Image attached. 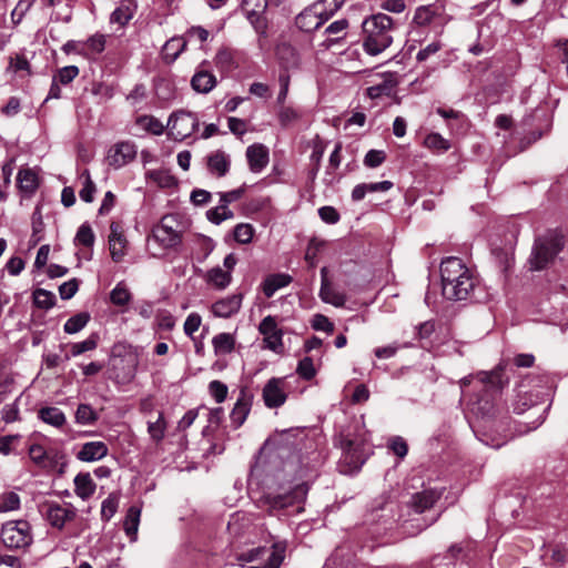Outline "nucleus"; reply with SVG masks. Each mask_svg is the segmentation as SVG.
<instances>
[{
    "label": "nucleus",
    "mask_w": 568,
    "mask_h": 568,
    "mask_svg": "<svg viewBox=\"0 0 568 568\" xmlns=\"http://www.w3.org/2000/svg\"><path fill=\"white\" fill-rule=\"evenodd\" d=\"M253 396L246 390L242 389L237 397V400L231 410L230 419L234 428H239L244 424L246 417L251 410Z\"/></svg>",
    "instance_id": "5701e85b"
},
{
    "label": "nucleus",
    "mask_w": 568,
    "mask_h": 568,
    "mask_svg": "<svg viewBox=\"0 0 568 568\" xmlns=\"http://www.w3.org/2000/svg\"><path fill=\"white\" fill-rule=\"evenodd\" d=\"M38 418L55 428H61L67 423L64 413L53 406L41 407L38 410Z\"/></svg>",
    "instance_id": "2f4dec72"
},
{
    "label": "nucleus",
    "mask_w": 568,
    "mask_h": 568,
    "mask_svg": "<svg viewBox=\"0 0 568 568\" xmlns=\"http://www.w3.org/2000/svg\"><path fill=\"white\" fill-rule=\"evenodd\" d=\"M442 491L437 489H424L412 497L410 506L415 513L422 514L432 508L434 504L440 498Z\"/></svg>",
    "instance_id": "a878e982"
},
{
    "label": "nucleus",
    "mask_w": 568,
    "mask_h": 568,
    "mask_svg": "<svg viewBox=\"0 0 568 568\" xmlns=\"http://www.w3.org/2000/svg\"><path fill=\"white\" fill-rule=\"evenodd\" d=\"M95 241V235L93 233L92 227L89 223H83L79 229L74 237V242L77 245H82L85 247L93 246Z\"/></svg>",
    "instance_id": "5fc2aeb1"
},
{
    "label": "nucleus",
    "mask_w": 568,
    "mask_h": 568,
    "mask_svg": "<svg viewBox=\"0 0 568 568\" xmlns=\"http://www.w3.org/2000/svg\"><path fill=\"white\" fill-rule=\"evenodd\" d=\"M397 75L396 73L386 72L379 74L377 80L372 82V84L366 89V94L371 99H378L382 97H390L395 88L397 87Z\"/></svg>",
    "instance_id": "a211bd4d"
},
{
    "label": "nucleus",
    "mask_w": 568,
    "mask_h": 568,
    "mask_svg": "<svg viewBox=\"0 0 568 568\" xmlns=\"http://www.w3.org/2000/svg\"><path fill=\"white\" fill-rule=\"evenodd\" d=\"M426 148L436 152H446L450 149V142L439 133H429L424 141Z\"/></svg>",
    "instance_id": "09e8293b"
},
{
    "label": "nucleus",
    "mask_w": 568,
    "mask_h": 568,
    "mask_svg": "<svg viewBox=\"0 0 568 568\" xmlns=\"http://www.w3.org/2000/svg\"><path fill=\"white\" fill-rule=\"evenodd\" d=\"M342 452L339 470L343 474H353L358 471L366 462L371 447L364 440L344 437L342 439Z\"/></svg>",
    "instance_id": "6e6552de"
},
{
    "label": "nucleus",
    "mask_w": 568,
    "mask_h": 568,
    "mask_svg": "<svg viewBox=\"0 0 568 568\" xmlns=\"http://www.w3.org/2000/svg\"><path fill=\"white\" fill-rule=\"evenodd\" d=\"M207 170L216 178L225 176L230 170V155L222 150L210 153L206 158Z\"/></svg>",
    "instance_id": "393cba45"
},
{
    "label": "nucleus",
    "mask_w": 568,
    "mask_h": 568,
    "mask_svg": "<svg viewBox=\"0 0 568 568\" xmlns=\"http://www.w3.org/2000/svg\"><path fill=\"white\" fill-rule=\"evenodd\" d=\"M136 125L155 135H161L164 132V125L153 115H140L136 119Z\"/></svg>",
    "instance_id": "a18cd8bd"
},
{
    "label": "nucleus",
    "mask_w": 568,
    "mask_h": 568,
    "mask_svg": "<svg viewBox=\"0 0 568 568\" xmlns=\"http://www.w3.org/2000/svg\"><path fill=\"white\" fill-rule=\"evenodd\" d=\"M348 26L349 23L347 19L335 20L334 22L328 24L323 32V36L325 38L320 43V45L324 47L325 49H329L334 44L339 43L342 40L345 39Z\"/></svg>",
    "instance_id": "4be33fe9"
},
{
    "label": "nucleus",
    "mask_w": 568,
    "mask_h": 568,
    "mask_svg": "<svg viewBox=\"0 0 568 568\" xmlns=\"http://www.w3.org/2000/svg\"><path fill=\"white\" fill-rule=\"evenodd\" d=\"M145 176L162 189L172 187L176 183L174 176L164 169L148 171Z\"/></svg>",
    "instance_id": "a19ab883"
},
{
    "label": "nucleus",
    "mask_w": 568,
    "mask_h": 568,
    "mask_svg": "<svg viewBox=\"0 0 568 568\" xmlns=\"http://www.w3.org/2000/svg\"><path fill=\"white\" fill-rule=\"evenodd\" d=\"M99 339V335L97 333H92L84 341L70 344V353L64 356V361L80 356L85 352L94 351L98 347Z\"/></svg>",
    "instance_id": "c9c22d12"
},
{
    "label": "nucleus",
    "mask_w": 568,
    "mask_h": 568,
    "mask_svg": "<svg viewBox=\"0 0 568 568\" xmlns=\"http://www.w3.org/2000/svg\"><path fill=\"white\" fill-rule=\"evenodd\" d=\"M128 241L119 223L112 222L110 225L109 250L112 260L119 263L126 254Z\"/></svg>",
    "instance_id": "aec40b11"
},
{
    "label": "nucleus",
    "mask_w": 568,
    "mask_h": 568,
    "mask_svg": "<svg viewBox=\"0 0 568 568\" xmlns=\"http://www.w3.org/2000/svg\"><path fill=\"white\" fill-rule=\"evenodd\" d=\"M262 397L268 408L281 407L287 398L284 378L273 377L263 387Z\"/></svg>",
    "instance_id": "dca6fc26"
},
{
    "label": "nucleus",
    "mask_w": 568,
    "mask_h": 568,
    "mask_svg": "<svg viewBox=\"0 0 568 568\" xmlns=\"http://www.w3.org/2000/svg\"><path fill=\"white\" fill-rule=\"evenodd\" d=\"M138 365V354L131 346L115 345L111 357L110 378L119 385L129 384L135 377Z\"/></svg>",
    "instance_id": "423d86ee"
},
{
    "label": "nucleus",
    "mask_w": 568,
    "mask_h": 568,
    "mask_svg": "<svg viewBox=\"0 0 568 568\" xmlns=\"http://www.w3.org/2000/svg\"><path fill=\"white\" fill-rule=\"evenodd\" d=\"M21 499L16 491H4L0 495V513H10L20 509Z\"/></svg>",
    "instance_id": "49530a36"
},
{
    "label": "nucleus",
    "mask_w": 568,
    "mask_h": 568,
    "mask_svg": "<svg viewBox=\"0 0 568 568\" xmlns=\"http://www.w3.org/2000/svg\"><path fill=\"white\" fill-rule=\"evenodd\" d=\"M308 484L290 483L287 487L281 486L278 491L264 494L258 503L272 516H292L303 511V504L308 493Z\"/></svg>",
    "instance_id": "f03ea898"
},
{
    "label": "nucleus",
    "mask_w": 568,
    "mask_h": 568,
    "mask_svg": "<svg viewBox=\"0 0 568 568\" xmlns=\"http://www.w3.org/2000/svg\"><path fill=\"white\" fill-rule=\"evenodd\" d=\"M366 34L363 47L369 55H377L393 42V20L385 13L373 14L363 22Z\"/></svg>",
    "instance_id": "20e7f679"
},
{
    "label": "nucleus",
    "mask_w": 568,
    "mask_h": 568,
    "mask_svg": "<svg viewBox=\"0 0 568 568\" xmlns=\"http://www.w3.org/2000/svg\"><path fill=\"white\" fill-rule=\"evenodd\" d=\"M19 189L28 194H33L39 186L38 174L32 169L19 170L17 175Z\"/></svg>",
    "instance_id": "72a5a7b5"
},
{
    "label": "nucleus",
    "mask_w": 568,
    "mask_h": 568,
    "mask_svg": "<svg viewBox=\"0 0 568 568\" xmlns=\"http://www.w3.org/2000/svg\"><path fill=\"white\" fill-rule=\"evenodd\" d=\"M233 216V212L221 202L217 206L206 211L207 220L216 225L221 224L225 220L232 219Z\"/></svg>",
    "instance_id": "3c124183"
},
{
    "label": "nucleus",
    "mask_w": 568,
    "mask_h": 568,
    "mask_svg": "<svg viewBox=\"0 0 568 568\" xmlns=\"http://www.w3.org/2000/svg\"><path fill=\"white\" fill-rule=\"evenodd\" d=\"M216 356L231 354L235 348V337L231 333H220L212 338Z\"/></svg>",
    "instance_id": "e433bc0d"
},
{
    "label": "nucleus",
    "mask_w": 568,
    "mask_h": 568,
    "mask_svg": "<svg viewBox=\"0 0 568 568\" xmlns=\"http://www.w3.org/2000/svg\"><path fill=\"white\" fill-rule=\"evenodd\" d=\"M1 540L7 548L20 549L32 542L31 526L27 520H10L1 527Z\"/></svg>",
    "instance_id": "1a4fd4ad"
},
{
    "label": "nucleus",
    "mask_w": 568,
    "mask_h": 568,
    "mask_svg": "<svg viewBox=\"0 0 568 568\" xmlns=\"http://www.w3.org/2000/svg\"><path fill=\"white\" fill-rule=\"evenodd\" d=\"M197 116L187 111H178L173 113L168 121L170 134L174 140L183 141L191 136L199 128Z\"/></svg>",
    "instance_id": "9b49d317"
},
{
    "label": "nucleus",
    "mask_w": 568,
    "mask_h": 568,
    "mask_svg": "<svg viewBox=\"0 0 568 568\" xmlns=\"http://www.w3.org/2000/svg\"><path fill=\"white\" fill-rule=\"evenodd\" d=\"M205 282L216 290H225L232 283L230 271H224L221 266L209 270L204 276Z\"/></svg>",
    "instance_id": "7c9ffc66"
},
{
    "label": "nucleus",
    "mask_w": 568,
    "mask_h": 568,
    "mask_svg": "<svg viewBox=\"0 0 568 568\" xmlns=\"http://www.w3.org/2000/svg\"><path fill=\"white\" fill-rule=\"evenodd\" d=\"M28 455L31 462L41 469L50 470L55 465L52 454L45 450L44 447L39 444L30 445Z\"/></svg>",
    "instance_id": "bb28decb"
},
{
    "label": "nucleus",
    "mask_w": 568,
    "mask_h": 568,
    "mask_svg": "<svg viewBox=\"0 0 568 568\" xmlns=\"http://www.w3.org/2000/svg\"><path fill=\"white\" fill-rule=\"evenodd\" d=\"M176 221L173 215H165L153 226L150 240L159 243L162 248H171L181 242L180 234L175 229Z\"/></svg>",
    "instance_id": "f8f14e48"
},
{
    "label": "nucleus",
    "mask_w": 568,
    "mask_h": 568,
    "mask_svg": "<svg viewBox=\"0 0 568 568\" xmlns=\"http://www.w3.org/2000/svg\"><path fill=\"white\" fill-rule=\"evenodd\" d=\"M386 159V154L382 150H369L365 158L364 164L367 168H377Z\"/></svg>",
    "instance_id": "69168bd1"
},
{
    "label": "nucleus",
    "mask_w": 568,
    "mask_h": 568,
    "mask_svg": "<svg viewBox=\"0 0 568 568\" xmlns=\"http://www.w3.org/2000/svg\"><path fill=\"white\" fill-rule=\"evenodd\" d=\"M267 8V0H243L242 10L258 34L266 33L267 23L264 12Z\"/></svg>",
    "instance_id": "2eb2a0df"
},
{
    "label": "nucleus",
    "mask_w": 568,
    "mask_h": 568,
    "mask_svg": "<svg viewBox=\"0 0 568 568\" xmlns=\"http://www.w3.org/2000/svg\"><path fill=\"white\" fill-rule=\"evenodd\" d=\"M98 420V414L89 404H80L75 412V422L80 425H92Z\"/></svg>",
    "instance_id": "8fccbe9b"
},
{
    "label": "nucleus",
    "mask_w": 568,
    "mask_h": 568,
    "mask_svg": "<svg viewBox=\"0 0 568 568\" xmlns=\"http://www.w3.org/2000/svg\"><path fill=\"white\" fill-rule=\"evenodd\" d=\"M258 332L263 335L265 348L275 353L283 351V331L277 326L276 320L272 315L264 317L260 325Z\"/></svg>",
    "instance_id": "4468645a"
},
{
    "label": "nucleus",
    "mask_w": 568,
    "mask_h": 568,
    "mask_svg": "<svg viewBox=\"0 0 568 568\" xmlns=\"http://www.w3.org/2000/svg\"><path fill=\"white\" fill-rule=\"evenodd\" d=\"M79 290V281L77 278L69 280L59 286L60 297L70 300Z\"/></svg>",
    "instance_id": "774afa93"
},
{
    "label": "nucleus",
    "mask_w": 568,
    "mask_h": 568,
    "mask_svg": "<svg viewBox=\"0 0 568 568\" xmlns=\"http://www.w3.org/2000/svg\"><path fill=\"white\" fill-rule=\"evenodd\" d=\"M34 305L39 308L49 310L55 304V295L43 288H37L33 292Z\"/></svg>",
    "instance_id": "864d4df0"
},
{
    "label": "nucleus",
    "mask_w": 568,
    "mask_h": 568,
    "mask_svg": "<svg viewBox=\"0 0 568 568\" xmlns=\"http://www.w3.org/2000/svg\"><path fill=\"white\" fill-rule=\"evenodd\" d=\"M90 321V314L87 312L78 313L71 316L63 325L67 334H75L83 329Z\"/></svg>",
    "instance_id": "c03bdc74"
},
{
    "label": "nucleus",
    "mask_w": 568,
    "mask_h": 568,
    "mask_svg": "<svg viewBox=\"0 0 568 568\" xmlns=\"http://www.w3.org/2000/svg\"><path fill=\"white\" fill-rule=\"evenodd\" d=\"M324 246V242L313 239L310 241L308 246L305 252V260L308 262L310 266L316 265V257L321 248Z\"/></svg>",
    "instance_id": "0e129e2a"
},
{
    "label": "nucleus",
    "mask_w": 568,
    "mask_h": 568,
    "mask_svg": "<svg viewBox=\"0 0 568 568\" xmlns=\"http://www.w3.org/2000/svg\"><path fill=\"white\" fill-rule=\"evenodd\" d=\"M74 491L83 500L89 499L95 491V484L89 473H80L74 477Z\"/></svg>",
    "instance_id": "473e14b6"
},
{
    "label": "nucleus",
    "mask_w": 568,
    "mask_h": 568,
    "mask_svg": "<svg viewBox=\"0 0 568 568\" xmlns=\"http://www.w3.org/2000/svg\"><path fill=\"white\" fill-rule=\"evenodd\" d=\"M286 549L284 541L274 542L271 549L257 547L241 555V559L253 562L265 560L262 565L252 566L251 568H280Z\"/></svg>",
    "instance_id": "9d476101"
},
{
    "label": "nucleus",
    "mask_w": 568,
    "mask_h": 568,
    "mask_svg": "<svg viewBox=\"0 0 568 568\" xmlns=\"http://www.w3.org/2000/svg\"><path fill=\"white\" fill-rule=\"evenodd\" d=\"M443 295L453 301H475L483 297V288L474 273L455 256L446 257L440 264Z\"/></svg>",
    "instance_id": "f257e3e1"
},
{
    "label": "nucleus",
    "mask_w": 568,
    "mask_h": 568,
    "mask_svg": "<svg viewBox=\"0 0 568 568\" xmlns=\"http://www.w3.org/2000/svg\"><path fill=\"white\" fill-rule=\"evenodd\" d=\"M166 426L163 413H159L158 418L154 422H148V433L150 438L156 444L160 443L165 436Z\"/></svg>",
    "instance_id": "37998d69"
},
{
    "label": "nucleus",
    "mask_w": 568,
    "mask_h": 568,
    "mask_svg": "<svg viewBox=\"0 0 568 568\" xmlns=\"http://www.w3.org/2000/svg\"><path fill=\"white\" fill-rule=\"evenodd\" d=\"M227 386L220 381H212L209 384L210 395L215 399L216 403H223L227 396Z\"/></svg>",
    "instance_id": "680f3d73"
},
{
    "label": "nucleus",
    "mask_w": 568,
    "mask_h": 568,
    "mask_svg": "<svg viewBox=\"0 0 568 568\" xmlns=\"http://www.w3.org/2000/svg\"><path fill=\"white\" fill-rule=\"evenodd\" d=\"M481 376L476 388L477 394L469 399L468 408L477 417L489 419L495 416L497 409L500 376L495 372L481 373Z\"/></svg>",
    "instance_id": "7ed1b4c3"
},
{
    "label": "nucleus",
    "mask_w": 568,
    "mask_h": 568,
    "mask_svg": "<svg viewBox=\"0 0 568 568\" xmlns=\"http://www.w3.org/2000/svg\"><path fill=\"white\" fill-rule=\"evenodd\" d=\"M18 400L7 404L1 409V418L4 423L10 424L19 419Z\"/></svg>",
    "instance_id": "338daca9"
},
{
    "label": "nucleus",
    "mask_w": 568,
    "mask_h": 568,
    "mask_svg": "<svg viewBox=\"0 0 568 568\" xmlns=\"http://www.w3.org/2000/svg\"><path fill=\"white\" fill-rule=\"evenodd\" d=\"M436 16L435 8L433 6L418 7L414 14V22L417 26L425 27L432 23Z\"/></svg>",
    "instance_id": "6e6d98bb"
},
{
    "label": "nucleus",
    "mask_w": 568,
    "mask_h": 568,
    "mask_svg": "<svg viewBox=\"0 0 568 568\" xmlns=\"http://www.w3.org/2000/svg\"><path fill=\"white\" fill-rule=\"evenodd\" d=\"M136 8L138 6L134 0H122L111 13L110 21L125 26L134 17Z\"/></svg>",
    "instance_id": "c756f323"
},
{
    "label": "nucleus",
    "mask_w": 568,
    "mask_h": 568,
    "mask_svg": "<svg viewBox=\"0 0 568 568\" xmlns=\"http://www.w3.org/2000/svg\"><path fill=\"white\" fill-rule=\"evenodd\" d=\"M141 509L138 506H131L128 509L125 520H124V530L126 535L131 539H135L139 524H140Z\"/></svg>",
    "instance_id": "79ce46f5"
},
{
    "label": "nucleus",
    "mask_w": 568,
    "mask_h": 568,
    "mask_svg": "<svg viewBox=\"0 0 568 568\" xmlns=\"http://www.w3.org/2000/svg\"><path fill=\"white\" fill-rule=\"evenodd\" d=\"M186 41L181 37H173L165 42L162 49L163 58L168 62L175 61L185 50Z\"/></svg>",
    "instance_id": "4c0bfd02"
},
{
    "label": "nucleus",
    "mask_w": 568,
    "mask_h": 568,
    "mask_svg": "<svg viewBox=\"0 0 568 568\" xmlns=\"http://www.w3.org/2000/svg\"><path fill=\"white\" fill-rule=\"evenodd\" d=\"M246 159L248 168L253 173L262 172L268 164V149L261 143H255L246 149Z\"/></svg>",
    "instance_id": "412c9836"
},
{
    "label": "nucleus",
    "mask_w": 568,
    "mask_h": 568,
    "mask_svg": "<svg viewBox=\"0 0 568 568\" xmlns=\"http://www.w3.org/2000/svg\"><path fill=\"white\" fill-rule=\"evenodd\" d=\"M216 83L215 75L206 70H197L191 79L192 89L199 93H209Z\"/></svg>",
    "instance_id": "cd10ccee"
},
{
    "label": "nucleus",
    "mask_w": 568,
    "mask_h": 568,
    "mask_svg": "<svg viewBox=\"0 0 568 568\" xmlns=\"http://www.w3.org/2000/svg\"><path fill=\"white\" fill-rule=\"evenodd\" d=\"M320 297L324 303L331 304L335 307H343L346 303V295L336 291L332 284L321 285Z\"/></svg>",
    "instance_id": "58836bf2"
},
{
    "label": "nucleus",
    "mask_w": 568,
    "mask_h": 568,
    "mask_svg": "<svg viewBox=\"0 0 568 568\" xmlns=\"http://www.w3.org/2000/svg\"><path fill=\"white\" fill-rule=\"evenodd\" d=\"M292 282V277L288 274L277 273L266 276L262 283V291L264 295L270 298L276 291L286 287Z\"/></svg>",
    "instance_id": "c85d7f7f"
},
{
    "label": "nucleus",
    "mask_w": 568,
    "mask_h": 568,
    "mask_svg": "<svg viewBox=\"0 0 568 568\" xmlns=\"http://www.w3.org/2000/svg\"><path fill=\"white\" fill-rule=\"evenodd\" d=\"M106 44V36L102 33H94L85 41H83L84 45V58L87 59H95L99 54H101Z\"/></svg>",
    "instance_id": "f704fd0d"
},
{
    "label": "nucleus",
    "mask_w": 568,
    "mask_h": 568,
    "mask_svg": "<svg viewBox=\"0 0 568 568\" xmlns=\"http://www.w3.org/2000/svg\"><path fill=\"white\" fill-rule=\"evenodd\" d=\"M132 300L128 285L121 281L110 292V301L115 306H126Z\"/></svg>",
    "instance_id": "ea45409f"
},
{
    "label": "nucleus",
    "mask_w": 568,
    "mask_h": 568,
    "mask_svg": "<svg viewBox=\"0 0 568 568\" xmlns=\"http://www.w3.org/2000/svg\"><path fill=\"white\" fill-rule=\"evenodd\" d=\"M41 513L53 528L61 530L75 518L77 509L71 504L48 501L41 506Z\"/></svg>",
    "instance_id": "ddd939ff"
},
{
    "label": "nucleus",
    "mask_w": 568,
    "mask_h": 568,
    "mask_svg": "<svg viewBox=\"0 0 568 568\" xmlns=\"http://www.w3.org/2000/svg\"><path fill=\"white\" fill-rule=\"evenodd\" d=\"M342 3V0H318L314 2L296 17V27L304 32L317 30L339 10Z\"/></svg>",
    "instance_id": "39448f33"
},
{
    "label": "nucleus",
    "mask_w": 568,
    "mask_h": 568,
    "mask_svg": "<svg viewBox=\"0 0 568 568\" xmlns=\"http://www.w3.org/2000/svg\"><path fill=\"white\" fill-rule=\"evenodd\" d=\"M136 156V145L130 141L116 143L109 153L108 160L110 165L119 169L130 162Z\"/></svg>",
    "instance_id": "6ab92c4d"
},
{
    "label": "nucleus",
    "mask_w": 568,
    "mask_h": 568,
    "mask_svg": "<svg viewBox=\"0 0 568 568\" xmlns=\"http://www.w3.org/2000/svg\"><path fill=\"white\" fill-rule=\"evenodd\" d=\"M202 317L199 313H190L184 322L183 329L186 336L192 337L193 334L200 328Z\"/></svg>",
    "instance_id": "e2e57ef3"
},
{
    "label": "nucleus",
    "mask_w": 568,
    "mask_h": 568,
    "mask_svg": "<svg viewBox=\"0 0 568 568\" xmlns=\"http://www.w3.org/2000/svg\"><path fill=\"white\" fill-rule=\"evenodd\" d=\"M243 302V294L242 293H235L232 295H227L225 297H222L217 301H215L211 305V313L215 317L220 318H230L233 315L237 314L241 310Z\"/></svg>",
    "instance_id": "f3484780"
},
{
    "label": "nucleus",
    "mask_w": 568,
    "mask_h": 568,
    "mask_svg": "<svg viewBox=\"0 0 568 568\" xmlns=\"http://www.w3.org/2000/svg\"><path fill=\"white\" fill-rule=\"evenodd\" d=\"M247 213L254 214L267 211L271 207V199L268 196L253 197L246 203Z\"/></svg>",
    "instance_id": "bf43d9fd"
},
{
    "label": "nucleus",
    "mask_w": 568,
    "mask_h": 568,
    "mask_svg": "<svg viewBox=\"0 0 568 568\" xmlns=\"http://www.w3.org/2000/svg\"><path fill=\"white\" fill-rule=\"evenodd\" d=\"M564 247V236L557 231H549L536 240L529 258L530 270L540 271L550 263Z\"/></svg>",
    "instance_id": "0eeeda50"
},
{
    "label": "nucleus",
    "mask_w": 568,
    "mask_h": 568,
    "mask_svg": "<svg viewBox=\"0 0 568 568\" xmlns=\"http://www.w3.org/2000/svg\"><path fill=\"white\" fill-rule=\"evenodd\" d=\"M80 179L83 180V182L82 189L79 192V196L83 202L91 203L94 199V193L97 189L94 182L90 176V172L88 170H84L81 173Z\"/></svg>",
    "instance_id": "de8ad7c7"
},
{
    "label": "nucleus",
    "mask_w": 568,
    "mask_h": 568,
    "mask_svg": "<svg viewBox=\"0 0 568 568\" xmlns=\"http://www.w3.org/2000/svg\"><path fill=\"white\" fill-rule=\"evenodd\" d=\"M79 68L77 65H67L57 71L53 79L59 83L67 85L71 83L79 75Z\"/></svg>",
    "instance_id": "4d7b16f0"
},
{
    "label": "nucleus",
    "mask_w": 568,
    "mask_h": 568,
    "mask_svg": "<svg viewBox=\"0 0 568 568\" xmlns=\"http://www.w3.org/2000/svg\"><path fill=\"white\" fill-rule=\"evenodd\" d=\"M109 448L103 442H88L84 443L80 450L77 453V458L81 462H97L108 455Z\"/></svg>",
    "instance_id": "b1692460"
},
{
    "label": "nucleus",
    "mask_w": 568,
    "mask_h": 568,
    "mask_svg": "<svg viewBox=\"0 0 568 568\" xmlns=\"http://www.w3.org/2000/svg\"><path fill=\"white\" fill-rule=\"evenodd\" d=\"M296 373L304 379L311 381L316 375V369L311 357H304L298 362Z\"/></svg>",
    "instance_id": "052dcab7"
},
{
    "label": "nucleus",
    "mask_w": 568,
    "mask_h": 568,
    "mask_svg": "<svg viewBox=\"0 0 568 568\" xmlns=\"http://www.w3.org/2000/svg\"><path fill=\"white\" fill-rule=\"evenodd\" d=\"M119 499L114 495H109L101 505V518L109 521L118 510Z\"/></svg>",
    "instance_id": "13d9d810"
},
{
    "label": "nucleus",
    "mask_w": 568,
    "mask_h": 568,
    "mask_svg": "<svg viewBox=\"0 0 568 568\" xmlns=\"http://www.w3.org/2000/svg\"><path fill=\"white\" fill-rule=\"evenodd\" d=\"M254 234L255 229L250 223H239L233 230L234 239L240 244L251 243Z\"/></svg>",
    "instance_id": "603ef678"
}]
</instances>
